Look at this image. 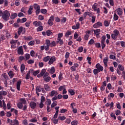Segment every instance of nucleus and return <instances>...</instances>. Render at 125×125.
<instances>
[{
    "instance_id": "1",
    "label": "nucleus",
    "mask_w": 125,
    "mask_h": 125,
    "mask_svg": "<svg viewBox=\"0 0 125 125\" xmlns=\"http://www.w3.org/2000/svg\"><path fill=\"white\" fill-rule=\"evenodd\" d=\"M10 17V12L7 10H5L2 12V18L4 21H8Z\"/></svg>"
},
{
    "instance_id": "2",
    "label": "nucleus",
    "mask_w": 125,
    "mask_h": 125,
    "mask_svg": "<svg viewBox=\"0 0 125 125\" xmlns=\"http://www.w3.org/2000/svg\"><path fill=\"white\" fill-rule=\"evenodd\" d=\"M120 35V31L118 29H115L113 31V33L111 34V38L112 40L116 41Z\"/></svg>"
},
{
    "instance_id": "3",
    "label": "nucleus",
    "mask_w": 125,
    "mask_h": 125,
    "mask_svg": "<svg viewBox=\"0 0 125 125\" xmlns=\"http://www.w3.org/2000/svg\"><path fill=\"white\" fill-rule=\"evenodd\" d=\"M31 72H33V70H29L27 72V73L25 76V79L30 80V81H33L34 80V78L31 76Z\"/></svg>"
},
{
    "instance_id": "4",
    "label": "nucleus",
    "mask_w": 125,
    "mask_h": 125,
    "mask_svg": "<svg viewBox=\"0 0 125 125\" xmlns=\"http://www.w3.org/2000/svg\"><path fill=\"white\" fill-rule=\"evenodd\" d=\"M27 21V19L26 18H23L22 19H21L19 18L17 20V22L20 24H23V23H25Z\"/></svg>"
},
{
    "instance_id": "5",
    "label": "nucleus",
    "mask_w": 125,
    "mask_h": 125,
    "mask_svg": "<svg viewBox=\"0 0 125 125\" xmlns=\"http://www.w3.org/2000/svg\"><path fill=\"white\" fill-rule=\"evenodd\" d=\"M49 60V65H52V64H53L54 62H55V61H56V58H55V56H53L50 58V59Z\"/></svg>"
},
{
    "instance_id": "6",
    "label": "nucleus",
    "mask_w": 125,
    "mask_h": 125,
    "mask_svg": "<svg viewBox=\"0 0 125 125\" xmlns=\"http://www.w3.org/2000/svg\"><path fill=\"white\" fill-rule=\"evenodd\" d=\"M89 34H90V31L88 30L85 31V34L84 36V40H85V41H88V39H89Z\"/></svg>"
},
{
    "instance_id": "7",
    "label": "nucleus",
    "mask_w": 125,
    "mask_h": 125,
    "mask_svg": "<svg viewBox=\"0 0 125 125\" xmlns=\"http://www.w3.org/2000/svg\"><path fill=\"white\" fill-rule=\"evenodd\" d=\"M18 53L20 55H23L24 54V51L23 50V47L22 46L19 47L18 49Z\"/></svg>"
},
{
    "instance_id": "8",
    "label": "nucleus",
    "mask_w": 125,
    "mask_h": 125,
    "mask_svg": "<svg viewBox=\"0 0 125 125\" xmlns=\"http://www.w3.org/2000/svg\"><path fill=\"white\" fill-rule=\"evenodd\" d=\"M94 29H98L99 27H102V22L100 21H98L97 23L93 25Z\"/></svg>"
},
{
    "instance_id": "9",
    "label": "nucleus",
    "mask_w": 125,
    "mask_h": 125,
    "mask_svg": "<svg viewBox=\"0 0 125 125\" xmlns=\"http://www.w3.org/2000/svg\"><path fill=\"white\" fill-rule=\"evenodd\" d=\"M96 68L97 69L99 70L100 72H102L103 70H104V68L102 66V65H100V63H98L96 65Z\"/></svg>"
},
{
    "instance_id": "10",
    "label": "nucleus",
    "mask_w": 125,
    "mask_h": 125,
    "mask_svg": "<svg viewBox=\"0 0 125 125\" xmlns=\"http://www.w3.org/2000/svg\"><path fill=\"white\" fill-rule=\"evenodd\" d=\"M33 24L34 25V26H35V27H40V26H42V23L41 21H34L33 22Z\"/></svg>"
},
{
    "instance_id": "11",
    "label": "nucleus",
    "mask_w": 125,
    "mask_h": 125,
    "mask_svg": "<svg viewBox=\"0 0 125 125\" xmlns=\"http://www.w3.org/2000/svg\"><path fill=\"white\" fill-rule=\"evenodd\" d=\"M29 105H30L31 108L33 109V110L36 109V108L37 107V103H36L34 102H31L30 103Z\"/></svg>"
},
{
    "instance_id": "12",
    "label": "nucleus",
    "mask_w": 125,
    "mask_h": 125,
    "mask_svg": "<svg viewBox=\"0 0 125 125\" xmlns=\"http://www.w3.org/2000/svg\"><path fill=\"white\" fill-rule=\"evenodd\" d=\"M46 72V69H42L40 74L37 75V78H41V77H42L43 76H44V74H45Z\"/></svg>"
},
{
    "instance_id": "13",
    "label": "nucleus",
    "mask_w": 125,
    "mask_h": 125,
    "mask_svg": "<svg viewBox=\"0 0 125 125\" xmlns=\"http://www.w3.org/2000/svg\"><path fill=\"white\" fill-rule=\"evenodd\" d=\"M10 125H19V121L16 119L11 120Z\"/></svg>"
},
{
    "instance_id": "14",
    "label": "nucleus",
    "mask_w": 125,
    "mask_h": 125,
    "mask_svg": "<svg viewBox=\"0 0 125 125\" xmlns=\"http://www.w3.org/2000/svg\"><path fill=\"white\" fill-rule=\"evenodd\" d=\"M7 95V92L5 91H0V99H3V97Z\"/></svg>"
},
{
    "instance_id": "15",
    "label": "nucleus",
    "mask_w": 125,
    "mask_h": 125,
    "mask_svg": "<svg viewBox=\"0 0 125 125\" xmlns=\"http://www.w3.org/2000/svg\"><path fill=\"white\" fill-rule=\"evenodd\" d=\"M116 11L117 12L118 15L119 16H122V15H123V13H124V12H123V9L121 8H118L116 9Z\"/></svg>"
},
{
    "instance_id": "16",
    "label": "nucleus",
    "mask_w": 125,
    "mask_h": 125,
    "mask_svg": "<svg viewBox=\"0 0 125 125\" xmlns=\"http://www.w3.org/2000/svg\"><path fill=\"white\" fill-rule=\"evenodd\" d=\"M57 91L55 90H52L49 93V95L51 96V97H53V96H57Z\"/></svg>"
},
{
    "instance_id": "17",
    "label": "nucleus",
    "mask_w": 125,
    "mask_h": 125,
    "mask_svg": "<svg viewBox=\"0 0 125 125\" xmlns=\"http://www.w3.org/2000/svg\"><path fill=\"white\" fill-rule=\"evenodd\" d=\"M33 5H31L29 7V9L27 11V13L29 15H31L33 13Z\"/></svg>"
},
{
    "instance_id": "18",
    "label": "nucleus",
    "mask_w": 125,
    "mask_h": 125,
    "mask_svg": "<svg viewBox=\"0 0 125 125\" xmlns=\"http://www.w3.org/2000/svg\"><path fill=\"white\" fill-rule=\"evenodd\" d=\"M23 30H24V31H25V28H23V26H21L18 28V34L19 36L21 35V33H22V32H23Z\"/></svg>"
},
{
    "instance_id": "19",
    "label": "nucleus",
    "mask_w": 125,
    "mask_h": 125,
    "mask_svg": "<svg viewBox=\"0 0 125 125\" xmlns=\"http://www.w3.org/2000/svg\"><path fill=\"white\" fill-rule=\"evenodd\" d=\"M108 61H109L108 57H105L104 59L103 62L104 64L105 67H107V66H108Z\"/></svg>"
},
{
    "instance_id": "20",
    "label": "nucleus",
    "mask_w": 125,
    "mask_h": 125,
    "mask_svg": "<svg viewBox=\"0 0 125 125\" xmlns=\"http://www.w3.org/2000/svg\"><path fill=\"white\" fill-rule=\"evenodd\" d=\"M21 83H22V81L21 80H19V81L17 82V89L19 91L20 90V86H21Z\"/></svg>"
},
{
    "instance_id": "21",
    "label": "nucleus",
    "mask_w": 125,
    "mask_h": 125,
    "mask_svg": "<svg viewBox=\"0 0 125 125\" xmlns=\"http://www.w3.org/2000/svg\"><path fill=\"white\" fill-rule=\"evenodd\" d=\"M100 32H101V30H100V29L94 30V33L96 36H99Z\"/></svg>"
},
{
    "instance_id": "22",
    "label": "nucleus",
    "mask_w": 125,
    "mask_h": 125,
    "mask_svg": "<svg viewBox=\"0 0 125 125\" xmlns=\"http://www.w3.org/2000/svg\"><path fill=\"white\" fill-rule=\"evenodd\" d=\"M30 71H32V72H31L33 75V76H36L40 73V70H36L35 71H34V69H30Z\"/></svg>"
},
{
    "instance_id": "23",
    "label": "nucleus",
    "mask_w": 125,
    "mask_h": 125,
    "mask_svg": "<svg viewBox=\"0 0 125 125\" xmlns=\"http://www.w3.org/2000/svg\"><path fill=\"white\" fill-rule=\"evenodd\" d=\"M17 16H18L17 13H14L12 15H11V16H10V19H12V20H13V19H15L16 17H17Z\"/></svg>"
},
{
    "instance_id": "24",
    "label": "nucleus",
    "mask_w": 125,
    "mask_h": 125,
    "mask_svg": "<svg viewBox=\"0 0 125 125\" xmlns=\"http://www.w3.org/2000/svg\"><path fill=\"white\" fill-rule=\"evenodd\" d=\"M33 6L34 9H36V10H41V7L40 6V5H38V4H34Z\"/></svg>"
},
{
    "instance_id": "25",
    "label": "nucleus",
    "mask_w": 125,
    "mask_h": 125,
    "mask_svg": "<svg viewBox=\"0 0 125 125\" xmlns=\"http://www.w3.org/2000/svg\"><path fill=\"white\" fill-rule=\"evenodd\" d=\"M71 35H72V31L68 30L65 33L64 36L66 39H68V38H69V36H71Z\"/></svg>"
},
{
    "instance_id": "26",
    "label": "nucleus",
    "mask_w": 125,
    "mask_h": 125,
    "mask_svg": "<svg viewBox=\"0 0 125 125\" xmlns=\"http://www.w3.org/2000/svg\"><path fill=\"white\" fill-rule=\"evenodd\" d=\"M8 75L9 77H10V79H12L13 77H14V73H13V71L10 70L8 72Z\"/></svg>"
},
{
    "instance_id": "27",
    "label": "nucleus",
    "mask_w": 125,
    "mask_h": 125,
    "mask_svg": "<svg viewBox=\"0 0 125 125\" xmlns=\"http://www.w3.org/2000/svg\"><path fill=\"white\" fill-rule=\"evenodd\" d=\"M24 41H32L33 40V37L32 36H24Z\"/></svg>"
},
{
    "instance_id": "28",
    "label": "nucleus",
    "mask_w": 125,
    "mask_h": 125,
    "mask_svg": "<svg viewBox=\"0 0 125 125\" xmlns=\"http://www.w3.org/2000/svg\"><path fill=\"white\" fill-rule=\"evenodd\" d=\"M44 88L46 90V91H49V90H50V86H49L47 84H44Z\"/></svg>"
},
{
    "instance_id": "29",
    "label": "nucleus",
    "mask_w": 125,
    "mask_h": 125,
    "mask_svg": "<svg viewBox=\"0 0 125 125\" xmlns=\"http://www.w3.org/2000/svg\"><path fill=\"white\" fill-rule=\"evenodd\" d=\"M72 28L73 30H77L80 28V23H78L76 25H73L72 26Z\"/></svg>"
},
{
    "instance_id": "30",
    "label": "nucleus",
    "mask_w": 125,
    "mask_h": 125,
    "mask_svg": "<svg viewBox=\"0 0 125 125\" xmlns=\"http://www.w3.org/2000/svg\"><path fill=\"white\" fill-rule=\"evenodd\" d=\"M42 86L38 85L36 87V92H41L42 91Z\"/></svg>"
},
{
    "instance_id": "31",
    "label": "nucleus",
    "mask_w": 125,
    "mask_h": 125,
    "mask_svg": "<svg viewBox=\"0 0 125 125\" xmlns=\"http://www.w3.org/2000/svg\"><path fill=\"white\" fill-rule=\"evenodd\" d=\"M20 101L21 102V104H23L24 105L26 104H27V101H26V100H25V99H23V98H21V99H20Z\"/></svg>"
},
{
    "instance_id": "32",
    "label": "nucleus",
    "mask_w": 125,
    "mask_h": 125,
    "mask_svg": "<svg viewBox=\"0 0 125 125\" xmlns=\"http://www.w3.org/2000/svg\"><path fill=\"white\" fill-rule=\"evenodd\" d=\"M49 59H50V56H47V57L43 58V61H44V62H47L48 61H49Z\"/></svg>"
},
{
    "instance_id": "33",
    "label": "nucleus",
    "mask_w": 125,
    "mask_h": 125,
    "mask_svg": "<svg viewBox=\"0 0 125 125\" xmlns=\"http://www.w3.org/2000/svg\"><path fill=\"white\" fill-rule=\"evenodd\" d=\"M43 30V26L40 25L37 28V32H42Z\"/></svg>"
},
{
    "instance_id": "34",
    "label": "nucleus",
    "mask_w": 125,
    "mask_h": 125,
    "mask_svg": "<svg viewBox=\"0 0 125 125\" xmlns=\"http://www.w3.org/2000/svg\"><path fill=\"white\" fill-rule=\"evenodd\" d=\"M24 70H25V64L24 63H22L21 65V73H23V72H24Z\"/></svg>"
},
{
    "instance_id": "35",
    "label": "nucleus",
    "mask_w": 125,
    "mask_h": 125,
    "mask_svg": "<svg viewBox=\"0 0 125 125\" xmlns=\"http://www.w3.org/2000/svg\"><path fill=\"white\" fill-rule=\"evenodd\" d=\"M118 69L123 71L125 70V67L122 64H118Z\"/></svg>"
},
{
    "instance_id": "36",
    "label": "nucleus",
    "mask_w": 125,
    "mask_h": 125,
    "mask_svg": "<svg viewBox=\"0 0 125 125\" xmlns=\"http://www.w3.org/2000/svg\"><path fill=\"white\" fill-rule=\"evenodd\" d=\"M113 20L114 21H117L119 20V16L117 14L114 13L113 15Z\"/></svg>"
},
{
    "instance_id": "37",
    "label": "nucleus",
    "mask_w": 125,
    "mask_h": 125,
    "mask_svg": "<svg viewBox=\"0 0 125 125\" xmlns=\"http://www.w3.org/2000/svg\"><path fill=\"white\" fill-rule=\"evenodd\" d=\"M25 60V57L24 56H20L18 59V62L21 63L23 60Z\"/></svg>"
},
{
    "instance_id": "38",
    "label": "nucleus",
    "mask_w": 125,
    "mask_h": 125,
    "mask_svg": "<svg viewBox=\"0 0 125 125\" xmlns=\"http://www.w3.org/2000/svg\"><path fill=\"white\" fill-rule=\"evenodd\" d=\"M11 112H14L16 116H17V115H18V110H17V109H15L14 108H11Z\"/></svg>"
},
{
    "instance_id": "39",
    "label": "nucleus",
    "mask_w": 125,
    "mask_h": 125,
    "mask_svg": "<svg viewBox=\"0 0 125 125\" xmlns=\"http://www.w3.org/2000/svg\"><path fill=\"white\" fill-rule=\"evenodd\" d=\"M66 21H67V18L63 17L62 18V20H61V24H63L64 23H66Z\"/></svg>"
},
{
    "instance_id": "40",
    "label": "nucleus",
    "mask_w": 125,
    "mask_h": 125,
    "mask_svg": "<svg viewBox=\"0 0 125 125\" xmlns=\"http://www.w3.org/2000/svg\"><path fill=\"white\" fill-rule=\"evenodd\" d=\"M44 79V82H50V80H51V78L49 76H47V77H44V78H43Z\"/></svg>"
},
{
    "instance_id": "41",
    "label": "nucleus",
    "mask_w": 125,
    "mask_h": 125,
    "mask_svg": "<svg viewBox=\"0 0 125 125\" xmlns=\"http://www.w3.org/2000/svg\"><path fill=\"white\" fill-rule=\"evenodd\" d=\"M93 74L95 75H98V73H100V71L99 70H98L97 69H94L93 71Z\"/></svg>"
},
{
    "instance_id": "42",
    "label": "nucleus",
    "mask_w": 125,
    "mask_h": 125,
    "mask_svg": "<svg viewBox=\"0 0 125 125\" xmlns=\"http://www.w3.org/2000/svg\"><path fill=\"white\" fill-rule=\"evenodd\" d=\"M104 25L105 27H109L110 26V22L108 21H104Z\"/></svg>"
},
{
    "instance_id": "43",
    "label": "nucleus",
    "mask_w": 125,
    "mask_h": 125,
    "mask_svg": "<svg viewBox=\"0 0 125 125\" xmlns=\"http://www.w3.org/2000/svg\"><path fill=\"white\" fill-rule=\"evenodd\" d=\"M98 4L96 3H95L93 6H92V8L94 9V11H96V10L98 9L97 8Z\"/></svg>"
},
{
    "instance_id": "44",
    "label": "nucleus",
    "mask_w": 125,
    "mask_h": 125,
    "mask_svg": "<svg viewBox=\"0 0 125 125\" xmlns=\"http://www.w3.org/2000/svg\"><path fill=\"white\" fill-rule=\"evenodd\" d=\"M66 85H63L62 86H60L59 88V91H62V90H64V88H65Z\"/></svg>"
},
{
    "instance_id": "45",
    "label": "nucleus",
    "mask_w": 125,
    "mask_h": 125,
    "mask_svg": "<svg viewBox=\"0 0 125 125\" xmlns=\"http://www.w3.org/2000/svg\"><path fill=\"white\" fill-rule=\"evenodd\" d=\"M46 34H47V36H52L53 35L52 32H51L50 30H47Z\"/></svg>"
},
{
    "instance_id": "46",
    "label": "nucleus",
    "mask_w": 125,
    "mask_h": 125,
    "mask_svg": "<svg viewBox=\"0 0 125 125\" xmlns=\"http://www.w3.org/2000/svg\"><path fill=\"white\" fill-rule=\"evenodd\" d=\"M68 92H69L71 95H75V91L72 89H69L68 90Z\"/></svg>"
},
{
    "instance_id": "47",
    "label": "nucleus",
    "mask_w": 125,
    "mask_h": 125,
    "mask_svg": "<svg viewBox=\"0 0 125 125\" xmlns=\"http://www.w3.org/2000/svg\"><path fill=\"white\" fill-rule=\"evenodd\" d=\"M55 73V68L54 66H52L50 69V74H54Z\"/></svg>"
},
{
    "instance_id": "48",
    "label": "nucleus",
    "mask_w": 125,
    "mask_h": 125,
    "mask_svg": "<svg viewBox=\"0 0 125 125\" xmlns=\"http://www.w3.org/2000/svg\"><path fill=\"white\" fill-rule=\"evenodd\" d=\"M95 45L97 48H100L101 47V44L100 42H96Z\"/></svg>"
},
{
    "instance_id": "49",
    "label": "nucleus",
    "mask_w": 125,
    "mask_h": 125,
    "mask_svg": "<svg viewBox=\"0 0 125 125\" xmlns=\"http://www.w3.org/2000/svg\"><path fill=\"white\" fill-rule=\"evenodd\" d=\"M58 120H60L61 121H64L66 120V117L65 116H59Z\"/></svg>"
},
{
    "instance_id": "50",
    "label": "nucleus",
    "mask_w": 125,
    "mask_h": 125,
    "mask_svg": "<svg viewBox=\"0 0 125 125\" xmlns=\"http://www.w3.org/2000/svg\"><path fill=\"white\" fill-rule=\"evenodd\" d=\"M17 106L19 109H22L23 108V104L20 102L18 104Z\"/></svg>"
},
{
    "instance_id": "51",
    "label": "nucleus",
    "mask_w": 125,
    "mask_h": 125,
    "mask_svg": "<svg viewBox=\"0 0 125 125\" xmlns=\"http://www.w3.org/2000/svg\"><path fill=\"white\" fill-rule=\"evenodd\" d=\"M47 23L49 26H52L53 25V22L51 21V19H49Z\"/></svg>"
},
{
    "instance_id": "52",
    "label": "nucleus",
    "mask_w": 125,
    "mask_h": 125,
    "mask_svg": "<svg viewBox=\"0 0 125 125\" xmlns=\"http://www.w3.org/2000/svg\"><path fill=\"white\" fill-rule=\"evenodd\" d=\"M51 104V100L49 99H47L46 105H47V106H49Z\"/></svg>"
},
{
    "instance_id": "53",
    "label": "nucleus",
    "mask_w": 125,
    "mask_h": 125,
    "mask_svg": "<svg viewBox=\"0 0 125 125\" xmlns=\"http://www.w3.org/2000/svg\"><path fill=\"white\" fill-rule=\"evenodd\" d=\"M41 13H42L43 14H45L46 12H47V10L46 9H42L41 10Z\"/></svg>"
},
{
    "instance_id": "54",
    "label": "nucleus",
    "mask_w": 125,
    "mask_h": 125,
    "mask_svg": "<svg viewBox=\"0 0 125 125\" xmlns=\"http://www.w3.org/2000/svg\"><path fill=\"white\" fill-rule=\"evenodd\" d=\"M110 59H112L113 60H116L117 58L114 55H110L109 56Z\"/></svg>"
},
{
    "instance_id": "55",
    "label": "nucleus",
    "mask_w": 125,
    "mask_h": 125,
    "mask_svg": "<svg viewBox=\"0 0 125 125\" xmlns=\"http://www.w3.org/2000/svg\"><path fill=\"white\" fill-rule=\"evenodd\" d=\"M28 45H31V46H33V45L35 44V41H31L28 42Z\"/></svg>"
},
{
    "instance_id": "56",
    "label": "nucleus",
    "mask_w": 125,
    "mask_h": 125,
    "mask_svg": "<svg viewBox=\"0 0 125 125\" xmlns=\"http://www.w3.org/2000/svg\"><path fill=\"white\" fill-rule=\"evenodd\" d=\"M29 122L30 123H37V122H38V120H37L36 118H33L29 120Z\"/></svg>"
},
{
    "instance_id": "57",
    "label": "nucleus",
    "mask_w": 125,
    "mask_h": 125,
    "mask_svg": "<svg viewBox=\"0 0 125 125\" xmlns=\"http://www.w3.org/2000/svg\"><path fill=\"white\" fill-rule=\"evenodd\" d=\"M46 44L49 46L51 47V43H50V41L49 40H46Z\"/></svg>"
},
{
    "instance_id": "58",
    "label": "nucleus",
    "mask_w": 125,
    "mask_h": 125,
    "mask_svg": "<svg viewBox=\"0 0 125 125\" xmlns=\"http://www.w3.org/2000/svg\"><path fill=\"white\" fill-rule=\"evenodd\" d=\"M59 81H62L63 80V74L60 73L59 76Z\"/></svg>"
},
{
    "instance_id": "59",
    "label": "nucleus",
    "mask_w": 125,
    "mask_h": 125,
    "mask_svg": "<svg viewBox=\"0 0 125 125\" xmlns=\"http://www.w3.org/2000/svg\"><path fill=\"white\" fill-rule=\"evenodd\" d=\"M39 20L42 21L44 19V17L43 16L40 15L38 16Z\"/></svg>"
},
{
    "instance_id": "60",
    "label": "nucleus",
    "mask_w": 125,
    "mask_h": 125,
    "mask_svg": "<svg viewBox=\"0 0 125 125\" xmlns=\"http://www.w3.org/2000/svg\"><path fill=\"white\" fill-rule=\"evenodd\" d=\"M27 10V8L26 7H22L21 9V12H23V13H26V11Z\"/></svg>"
},
{
    "instance_id": "61",
    "label": "nucleus",
    "mask_w": 125,
    "mask_h": 125,
    "mask_svg": "<svg viewBox=\"0 0 125 125\" xmlns=\"http://www.w3.org/2000/svg\"><path fill=\"white\" fill-rule=\"evenodd\" d=\"M63 37V33H59L58 35V39L57 40H59L61 39Z\"/></svg>"
},
{
    "instance_id": "62",
    "label": "nucleus",
    "mask_w": 125,
    "mask_h": 125,
    "mask_svg": "<svg viewBox=\"0 0 125 125\" xmlns=\"http://www.w3.org/2000/svg\"><path fill=\"white\" fill-rule=\"evenodd\" d=\"M2 76L4 78V79H5L6 80H8V76H7V75H6V73H4L2 74Z\"/></svg>"
},
{
    "instance_id": "63",
    "label": "nucleus",
    "mask_w": 125,
    "mask_h": 125,
    "mask_svg": "<svg viewBox=\"0 0 125 125\" xmlns=\"http://www.w3.org/2000/svg\"><path fill=\"white\" fill-rule=\"evenodd\" d=\"M78 51L79 52H83V47L81 46L78 48Z\"/></svg>"
},
{
    "instance_id": "64",
    "label": "nucleus",
    "mask_w": 125,
    "mask_h": 125,
    "mask_svg": "<svg viewBox=\"0 0 125 125\" xmlns=\"http://www.w3.org/2000/svg\"><path fill=\"white\" fill-rule=\"evenodd\" d=\"M88 44H90V45H92V44H93V43H94V40L91 39L88 42Z\"/></svg>"
}]
</instances>
